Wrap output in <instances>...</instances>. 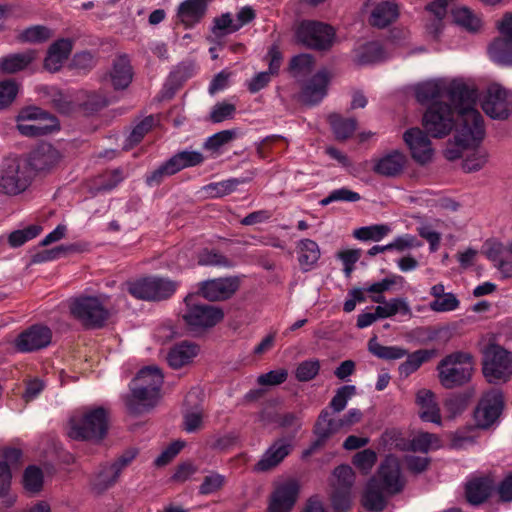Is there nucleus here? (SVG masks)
<instances>
[{"mask_svg": "<svg viewBox=\"0 0 512 512\" xmlns=\"http://www.w3.org/2000/svg\"><path fill=\"white\" fill-rule=\"evenodd\" d=\"M405 163V155L401 152L394 151L379 159L374 166V171L386 177H394L402 172Z\"/></svg>", "mask_w": 512, "mask_h": 512, "instance_id": "473e14b6", "label": "nucleus"}, {"mask_svg": "<svg viewBox=\"0 0 512 512\" xmlns=\"http://www.w3.org/2000/svg\"><path fill=\"white\" fill-rule=\"evenodd\" d=\"M462 124V117L459 116V124L456 126V133H455V144L454 145H451V146H448L445 151H444V155L445 157L448 159V160H456V159H459L461 158L463 155H462V152H463V149H466V148H469V147H475V146H478L479 143L484 139L485 137V133L483 134V136H481L480 139H477L469 144H465V143H462L460 141L457 140V135H458V130L460 128Z\"/></svg>", "mask_w": 512, "mask_h": 512, "instance_id": "5fc2aeb1", "label": "nucleus"}, {"mask_svg": "<svg viewBox=\"0 0 512 512\" xmlns=\"http://www.w3.org/2000/svg\"><path fill=\"white\" fill-rule=\"evenodd\" d=\"M110 76L115 89H125L129 86L133 71L127 56L122 55L115 59Z\"/></svg>", "mask_w": 512, "mask_h": 512, "instance_id": "72a5a7b5", "label": "nucleus"}, {"mask_svg": "<svg viewBox=\"0 0 512 512\" xmlns=\"http://www.w3.org/2000/svg\"><path fill=\"white\" fill-rule=\"evenodd\" d=\"M238 29H240V25H236L233 22L230 13H225L214 19L212 33L215 36L220 37L235 32Z\"/></svg>", "mask_w": 512, "mask_h": 512, "instance_id": "e2e57ef3", "label": "nucleus"}, {"mask_svg": "<svg viewBox=\"0 0 512 512\" xmlns=\"http://www.w3.org/2000/svg\"><path fill=\"white\" fill-rule=\"evenodd\" d=\"M485 256L505 279L512 278V240L506 244L497 240H487L484 244Z\"/></svg>", "mask_w": 512, "mask_h": 512, "instance_id": "aec40b11", "label": "nucleus"}, {"mask_svg": "<svg viewBox=\"0 0 512 512\" xmlns=\"http://www.w3.org/2000/svg\"><path fill=\"white\" fill-rule=\"evenodd\" d=\"M19 87L13 80L0 82V110L8 107L16 98Z\"/></svg>", "mask_w": 512, "mask_h": 512, "instance_id": "338daca9", "label": "nucleus"}, {"mask_svg": "<svg viewBox=\"0 0 512 512\" xmlns=\"http://www.w3.org/2000/svg\"><path fill=\"white\" fill-rule=\"evenodd\" d=\"M422 124L430 136L443 138L459 124L458 110L447 103H433L424 113Z\"/></svg>", "mask_w": 512, "mask_h": 512, "instance_id": "0eeeda50", "label": "nucleus"}, {"mask_svg": "<svg viewBox=\"0 0 512 512\" xmlns=\"http://www.w3.org/2000/svg\"><path fill=\"white\" fill-rule=\"evenodd\" d=\"M197 295L190 294L185 298L186 309L182 313L185 324L191 330L210 328L221 322L224 312L220 307L197 303Z\"/></svg>", "mask_w": 512, "mask_h": 512, "instance_id": "9b49d317", "label": "nucleus"}, {"mask_svg": "<svg viewBox=\"0 0 512 512\" xmlns=\"http://www.w3.org/2000/svg\"><path fill=\"white\" fill-rule=\"evenodd\" d=\"M488 152L483 149L472 151L464 160L462 167L465 172H475L481 170L488 162Z\"/></svg>", "mask_w": 512, "mask_h": 512, "instance_id": "603ef678", "label": "nucleus"}, {"mask_svg": "<svg viewBox=\"0 0 512 512\" xmlns=\"http://www.w3.org/2000/svg\"><path fill=\"white\" fill-rule=\"evenodd\" d=\"M416 404L419 407V417L423 421L441 424L440 408L435 400V394L431 390L420 389L416 393Z\"/></svg>", "mask_w": 512, "mask_h": 512, "instance_id": "bb28decb", "label": "nucleus"}, {"mask_svg": "<svg viewBox=\"0 0 512 512\" xmlns=\"http://www.w3.org/2000/svg\"><path fill=\"white\" fill-rule=\"evenodd\" d=\"M503 409V396L498 391L485 394L474 412L475 423L479 428H489L499 418Z\"/></svg>", "mask_w": 512, "mask_h": 512, "instance_id": "6ab92c4d", "label": "nucleus"}, {"mask_svg": "<svg viewBox=\"0 0 512 512\" xmlns=\"http://www.w3.org/2000/svg\"><path fill=\"white\" fill-rule=\"evenodd\" d=\"M368 350L376 357L384 360L401 359L407 355V350L398 346H383L373 337L368 342Z\"/></svg>", "mask_w": 512, "mask_h": 512, "instance_id": "58836bf2", "label": "nucleus"}, {"mask_svg": "<svg viewBox=\"0 0 512 512\" xmlns=\"http://www.w3.org/2000/svg\"><path fill=\"white\" fill-rule=\"evenodd\" d=\"M292 446L285 438L277 439L256 464V470L265 472L279 465L291 452Z\"/></svg>", "mask_w": 512, "mask_h": 512, "instance_id": "b1692460", "label": "nucleus"}, {"mask_svg": "<svg viewBox=\"0 0 512 512\" xmlns=\"http://www.w3.org/2000/svg\"><path fill=\"white\" fill-rule=\"evenodd\" d=\"M154 125V118L152 116H148L143 119L140 123H138L129 136L126 139V142L123 146L125 150H129L133 148L135 145L140 143L144 136L151 130Z\"/></svg>", "mask_w": 512, "mask_h": 512, "instance_id": "8fccbe9b", "label": "nucleus"}, {"mask_svg": "<svg viewBox=\"0 0 512 512\" xmlns=\"http://www.w3.org/2000/svg\"><path fill=\"white\" fill-rule=\"evenodd\" d=\"M391 231L390 227L385 224H376L358 228L354 231L355 238L361 241H380Z\"/></svg>", "mask_w": 512, "mask_h": 512, "instance_id": "de8ad7c7", "label": "nucleus"}, {"mask_svg": "<svg viewBox=\"0 0 512 512\" xmlns=\"http://www.w3.org/2000/svg\"><path fill=\"white\" fill-rule=\"evenodd\" d=\"M71 315L85 328H102L110 317L102 297L80 296L70 301Z\"/></svg>", "mask_w": 512, "mask_h": 512, "instance_id": "423d86ee", "label": "nucleus"}, {"mask_svg": "<svg viewBox=\"0 0 512 512\" xmlns=\"http://www.w3.org/2000/svg\"><path fill=\"white\" fill-rule=\"evenodd\" d=\"M203 160L204 157L200 152L181 151L172 156L157 169L147 174L145 182L150 187L158 186L165 178L178 173L184 168L197 166L201 164Z\"/></svg>", "mask_w": 512, "mask_h": 512, "instance_id": "ddd939ff", "label": "nucleus"}, {"mask_svg": "<svg viewBox=\"0 0 512 512\" xmlns=\"http://www.w3.org/2000/svg\"><path fill=\"white\" fill-rule=\"evenodd\" d=\"M109 428V413L104 407H85L69 421L68 436L74 440L101 442Z\"/></svg>", "mask_w": 512, "mask_h": 512, "instance_id": "20e7f679", "label": "nucleus"}, {"mask_svg": "<svg viewBox=\"0 0 512 512\" xmlns=\"http://www.w3.org/2000/svg\"><path fill=\"white\" fill-rule=\"evenodd\" d=\"M299 486L295 481H287L276 487L271 495L269 510L272 512H289L296 503Z\"/></svg>", "mask_w": 512, "mask_h": 512, "instance_id": "5701e85b", "label": "nucleus"}, {"mask_svg": "<svg viewBox=\"0 0 512 512\" xmlns=\"http://www.w3.org/2000/svg\"><path fill=\"white\" fill-rule=\"evenodd\" d=\"M439 447L440 440L438 436L433 433H418L411 441V449L417 452L427 453L429 450Z\"/></svg>", "mask_w": 512, "mask_h": 512, "instance_id": "3c124183", "label": "nucleus"}, {"mask_svg": "<svg viewBox=\"0 0 512 512\" xmlns=\"http://www.w3.org/2000/svg\"><path fill=\"white\" fill-rule=\"evenodd\" d=\"M427 134L426 131L420 128H410L403 135L412 158L419 164L428 163L433 156L432 143Z\"/></svg>", "mask_w": 512, "mask_h": 512, "instance_id": "412c9836", "label": "nucleus"}, {"mask_svg": "<svg viewBox=\"0 0 512 512\" xmlns=\"http://www.w3.org/2000/svg\"><path fill=\"white\" fill-rule=\"evenodd\" d=\"M361 199L359 193L354 192L348 188L335 189L329 195L320 201L322 206H327L332 202H357Z\"/></svg>", "mask_w": 512, "mask_h": 512, "instance_id": "bf43d9fd", "label": "nucleus"}, {"mask_svg": "<svg viewBox=\"0 0 512 512\" xmlns=\"http://www.w3.org/2000/svg\"><path fill=\"white\" fill-rule=\"evenodd\" d=\"M79 95H81V108L86 112L98 111L107 105L105 97L98 93L81 91Z\"/></svg>", "mask_w": 512, "mask_h": 512, "instance_id": "0e129e2a", "label": "nucleus"}, {"mask_svg": "<svg viewBox=\"0 0 512 512\" xmlns=\"http://www.w3.org/2000/svg\"><path fill=\"white\" fill-rule=\"evenodd\" d=\"M17 121L20 134L28 137L43 136L60 129L58 119L39 107L22 109Z\"/></svg>", "mask_w": 512, "mask_h": 512, "instance_id": "9d476101", "label": "nucleus"}, {"mask_svg": "<svg viewBox=\"0 0 512 512\" xmlns=\"http://www.w3.org/2000/svg\"><path fill=\"white\" fill-rule=\"evenodd\" d=\"M416 100L425 104L446 96L462 117L457 140L469 144L484 134V120L475 108L478 97L476 86L462 78H439L418 83L414 87Z\"/></svg>", "mask_w": 512, "mask_h": 512, "instance_id": "f257e3e1", "label": "nucleus"}, {"mask_svg": "<svg viewBox=\"0 0 512 512\" xmlns=\"http://www.w3.org/2000/svg\"><path fill=\"white\" fill-rule=\"evenodd\" d=\"M120 475L111 463L100 466L99 470L92 476L90 487L92 491L101 494L116 484Z\"/></svg>", "mask_w": 512, "mask_h": 512, "instance_id": "2f4dec72", "label": "nucleus"}, {"mask_svg": "<svg viewBox=\"0 0 512 512\" xmlns=\"http://www.w3.org/2000/svg\"><path fill=\"white\" fill-rule=\"evenodd\" d=\"M492 488V480L487 477L469 481L466 485L467 501L473 505L481 504L489 497Z\"/></svg>", "mask_w": 512, "mask_h": 512, "instance_id": "f704fd0d", "label": "nucleus"}, {"mask_svg": "<svg viewBox=\"0 0 512 512\" xmlns=\"http://www.w3.org/2000/svg\"><path fill=\"white\" fill-rule=\"evenodd\" d=\"M435 355L434 350L420 349L413 353H407V359L399 366L401 376L408 377L417 371L422 364L429 361Z\"/></svg>", "mask_w": 512, "mask_h": 512, "instance_id": "e433bc0d", "label": "nucleus"}, {"mask_svg": "<svg viewBox=\"0 0 512 512\" xmlns=\"http://www.w3.org/2000/svg\"><path fill=\"white\" fill-rule=\"evenodd\" d=\"M329 122L338 140H345L353 135L357 122L353 118H343L339 114L329 116Z\"/></svg>", "mask_w": 512, "mask_h": 512, "instance_id": "a19ab883", "label": "nucleus"}, {"mask_svg": "<svg viewBox=\"0 0 512 512\" xmlns=\"http://www.w3.org/2000/svg\"><path fill=\"white\" fill-rule=\"evenodd\" d=\"M29 163L21 158H7L0 165V189L7 195H18L31 183Z\"/></svg>", "mask_w": 512, "mask_h": 512, "instance_id": "6e6552de", "label": "nucleus"}, {"mask_svg": "<svg viewBox=\"0 0 512 512\" xmlns=\"http://www.w3.org/2000/svg\"><path fill=\"white\" fill-rule=\"evenodd\" d=\"M297 41L314 50L329 49L335 38L332 26L317 21H302L296 30Z\"/></svg>", "mask_w": 512, "mask_h": 512, "instance_id": "4468645a", "label": "nucleus"}, {"mask_svg": "<svg viewBox=\"0 0 512 512\" xmlns=\"http://www.w3.org/2000/svg\"><path fill=\"white\" fill-rule=\"evenodd\" d=\"M459 305L460 301L457 299L456 295L448 292L443 297L431 301L429 308L434 312L444 313L458 309Z\"/></svg>", "mask_w": 512, "mask_h": 512, "instance_id": "052dcab7", "label": "nucleus"}, {"mask_svg": "<svg viewBox=\"0 0 512 512\" xmlns=\"http://www.w3.org/2000/svg\"><path fill=\"white\" fill-rule=\"evenodd\" d=\"M452 15L454 22L469 32H476L481 27V19L466 7L454 9Z\"/></svg>", "mask_w": 512, "mask_h": 512, "instance_id": "37998d69", "label": "nucleus"}, {"mask_svg": "<svg viewBox=\"0 0 512 512\" xmlns=\"http://www.w3.org/2000/svg\"><path fill=\"white\" fill-rule=\"evenodd\" d=\"M343 428L340 418H333L327 409H323L314 425V434L317 440L314 446L323 445L330 437Z\"/></svg>", "mask_w": 512, "mask_h": 512, "instance_id": "c85d7f7f", "label": "nucleus"}, {"mask_svg": "<svg viewBox=\"0 0 512 512\" xmlns=\"http://www.w3.org/2000/svg\"><path fill=\"white\" fill-rule=\"evenodd\" d=\"M438 379L446 389L470 382L475 371L474 357L469 352L455 351L446 355L437 365Z\"/></svg>", "mask_w": 512, "mask_h": 512, "instance_id": "39448f33", "label": "nucleus"}, {"mask_svg": "<svg viewBox=\"0 0 512 512\" xmlns=\"http://www.w3.org/2000/svg\"><path fill=\"white\" fill-rule=\"evenodd\" d=\"M334 476L336 478V482L334 483V489L351 490L355 481V473L350 466H338L334 470Z\"/></svg>", "mask_w": 512, "mask_h": 512, "instance_id": "680f3d73", "label": "nucleus"}, {"mask_svg": "<svg viewBox=\"0 0 512 512\" xmlns=\"http://www.w3.org/2000/svg\"><path fill=\"white\" fill-rule=\"evenodd\" d=\"M482 371L490 383L507 381L512 375V353L490 343L482 350Z\"/></svg>", "mask_w": 512, "mask_h": 512, "instance_id": "1a4fd4ad", "label": "nucleus"}, {"mask_svg": "<svg viewBox=\"0 0 512 512\" xmlns=\"http://www.w3.org/2000/svg\"><path fill=\"white\" fill-rule=\"evenodd\" d=\"M320 367V361L317 359L302 361L296 368L295 377L300 382H308L318 375Z\"/></svg>", "mask_w": 512, "mask_h": 512, "instance_id": "864d4df0", "label": "nucleus"}, {"mask_svg": "<svg viewBox=\"0 0 512 512\" xmlns=\"http://www.w3.org/2000/svg\"><path fill=\"white\" fill-rule=\"evenodd\" d=\"M207 10L205 0H185L177 10L178 22L185 28H191L201 21Z\"/></svg>", "mask_w": 512, "mask_h": 512, "instance_id": "c756f323", "label": "nucleus"}, {"mask_svg": "<svg viewBox=\"0 0 512 512\" xmlns=\"http://www.w3.org/2000/svg\"><path fill=\"white\" fill-rule=\"evenodd\" d=\"M240 284L241 278L239 276L205 280L198 284L197 295L208 301H225L238 291Z\"/></svg>", "mask_w": 512, "mask_h": 512, "instance_id": "f3484780", "label": "nucleus"}, {"mask_svg": "<svg viewBox=\"0 0 512 512\" xmlns=\"http://www.w3.org/2000/svg\"><path fill=\"white\" fill-rule=\"evenodd\" d=\"M198 352L199 348L196 344L182 341L169 349L166 360L171 368L179 369L192 363Z\"/></svg>", "mask_w": 512, "mask_h": 512, "instance_id": "cd10ccee", "label": "nucleus"}, {"mask_svg": "<svg viewBox=\"0 0 512 512\" xmlns=\"http://www.w3.org/2000/svg\"><path fill=\"white\" fill-rule=\"evenodd\" d=\"M44 475L42 470L35 466H28L23 473L22 484L26 492L30 494H37L43 488Z\"/></svg>", "mask_w": 512, "mask_h": 512, "instance_id": "79ce46f5", "label": "nucleus"}, {"mask_svg": "<svg viewBox=\"0 0 512 512\" xmlns=\"http://www.w3.org/2000/svg\"><path fill=\"white\" fill-rule=\"evenodd\" d=\"M80 248L78 244L59 245L50 250H46L41 254L37 255L38 261H49L55 260L68 254L79 252Z\"/></svg>", "mask_w": 512, "mask_h": 512, "instance_id": "69168bd1", "label": "nucleus"}, {"mask_svg": "<svg viewBox=\"0 0 512 512\" xmlns=\"http://www.w3.org/2000/svg\"><path fill=\"white\" fill-rule=\"evenodd\" d=\"M405 485L406 478L399 459L388 455L381 462L376 474L368 481L362 495V505L369 511H383L388 498L401 493Z\"/></svg>", "mask_w": 512, "mask_h": 512, "instance_id": "f03ea898", "label": "nucleus"}, {"mask_svg": "<svg viewBox=\"0 0 512 512\" xmlns=\"http://www.w3.org/2000/svg\"><path fill=\"white\" fill-rule=\"evenodd\" d=\"M36 58L34 50L11 54L1 60V69L6 73H16L25 69Z\"/></svg>", "mask_w": 512, "mask_h": 512, "instance_id": "c9c22d12", "label": "nucleus"}, {"mask_svg": "<svg viewBox=\"0 0 512 512\" xmlns=\"http://www.w3.org/2000/svg\"><path fill=\"white\" fill-rule=\"evenodd\" d=\"M356 394V387L354 385H345L337 389L334 397L330 401L329 406L334 412L339 413L343 411L347 402Z\"/></svg>", "mask_w": 512, "mask_h": 512, "instance_id": "6e6d98bb", "label": "nucleus"}, {"mask_svg": "<svg viewBox=\"0 0 512 512\" xmlns=\"http://www.w3.org/2000/svg\"><path fill=\"white\" fill-rule=\"evenodd\" d=\"M57 151L51 146H41L32 152L29 166L35 170L50 168L56 161Z\"/></svg>", "mask_w": 512, "mask_h": 512, "instance_id": "ea45409f", "label": "nucleus"}, {"mask_svg": "<svg viewBox=\"0 0 512 512\" xmlns=\"http://www.w3.org/2000/svg\"><path fill=\"white\" fill-rule=\"evenodd\" d=\"M48 95L52 107L63 115H71L81 109V95H79V92L70 95L52 88Z\"/></svg>", "mask_w": 512, "mask_h": 512, "instance_id": "7c9ffc66", "label": "nucleus"}, {"mask_svg": "<svg viewBox=\"0 0 512 512\" xmlns=\"http://www.w3.org/2000/svg\"><path fill=\"white\" fill-rule=\"evenodd\" d=\"M481 107L490 118L505 120L512 114V94L499 84H491L481 97Z\"/></svg>", "mask_w": 512, "mask_h": 512, "instance_id": "2eb2a0df", "label": "nucleus"}, {"mask_svg": "<svg viewBox=\"0 0 512 512\" xmlns=\"http://www.w3.org/2000/svg\"><path fill=\"white\" fill-rule=\"evenodd\" d=\"M73 47L70 39L62 38L52 43L44 60V68L49 72H57L68 59Z\"/></svg>", "mask_w": 512, "mask_h": 512, "instance_id": "a878e982", "label": "nucleus"}, {"mask_svg": "<svg viewBox=\"0 0 512 512\" xmlns=\"http://www.w3.org/2000/svg\"><path fill=\"white\" fill-rule=\"evenodd\" d=\"M51 339V329L36 324L20 333L14 340V346L17 351L28 353L47 347L51 343Z\"/></svg>", "mask_w": 512, "mask_h": 512, "instance_id": "a211bd4d", "label": "nucleus"}, {"mask_svg": "<svg viewBox=\"0 0 512 512\" xmlns=\"http://www.w3.org/2000/svg\"><path fill=\"white\" fill-rule=\"evenodd\" d=\"M164 376L156 366L141 369L130 385L131 393L125 396L129 414L137 416L150 411L160 397Z\"/></svg>", "mask_w": 512, "mask_h": 512, "instance_id": "7ed1b4c3", "label": "nucleus"}, {"mask_svg": "<svg viewBox=\"0 0 512 512\" xmlns=\"http://www.w3.org/2000/svg\"><path fill=\"white\" fill-rule=\"evenodd\" d=\"M299 263L301 267L308 271L320 258V249L318 244L310 239H303L298 243Z\"/></svg>", "mask_w": 512, "mask_h": 512, "instance_id": "4c0bfd02", "label": "nucleus"}, {"mask_svg": "<svg viewBox=\"0 0 512 512\" xmlns=\"http://www.w3.org/2000/svg\"><path fill=\"white\" fill-rule=\"evenodd\" d=\"M375 310L379 319L392 317L399 312L405 315L411 312L407 302L401 298H393L385 303V305L377 306Z\"/></svg>", "mask_w": 512, "mask_h": 512, "instance_id": "09e8293b", "label": "nucleus"}, {"mask_svg": "<svg viewBox=\"0 0 512 512\" xmlns=\"http://www.w3.org/2000/svg\"><path fill=\"white\" fill-rule=\"evenodd\" d=\"M198 264L202 266H216L232 268L235 263L232 259L226 257L215 250L204 249L198 255Z\"/></svg>", "mask_w": 512, "mask_h": 512, "instance_id": "49530a36", "label": "nucleus"}, {"mask_svg": "<svg viewBox=\"0 0 512 512\" xmlns=\"http://www.w3.org/2000/svg\"><path fill=\"white\" fill-rule=\"evenodd\" d=\"M331 504L336 512H346L351 507V490L334 489L331 495Z\"/></svg>", "mask_w": 512, "mask_h": 512, "instance_id": "774afa93", "label": "nucleus"}, {"mask_svg": "<svg viewBox=\"0 0 512 512\" xmlns=\"http://www.w3.org/2000/svg\"><path fill=\"white\" fill-rule=\"evenodd\" d=\"M177 283L162 277H146L127 283V291L134 298L145 301H162L170 298Z\"/></svg>", "mask_w": 512, "mask_h": 512, "instance_id": "f8f14e48", "label": "nucleus"}, {"mask_svg": "<svg viewBox=\"0 0 512 512\" xmlns=\"http://www.w3.org/2000/svg\"><path fill=\"white\" fill-rule=\"evenodd\" d=\"M500 36L488 48L492 60L502 65H512V13H506L498 23Z\"/></svg>", "mask_w": 512, "mask_h": 512, "instance_id": "dca6fc26", "label": "nucleus"}, {"mask_svg": "<svg viewBox=\"0 0 512 512\" xmlns=\"http://www.w3.org/2000/svg\"><path fill=\"white\" fill-rule=\"evenodd\" d=\"M377 461V454L371 449H364L353 456L352 463L363 474H368Z\"/></svg>", "mask_w": 512, "mask_h": 512, "instance_id": "13d9d810", "label": "nucleus"}, {"mask_svg": "<svg viewBox=\"0 0 512 512\" xmlns=\"http://www.w3.org/2000/svg\"><path fill=\"white\" fill-rule=\"evenodd\" d=\"M382 46L377 42H369L357 50L356 61L360 65L376 63L383 59Z\"/></svg>", "mask_w": 512, "mask_h": 512, "instance_id": "c03bdc74", "label": "nucleus"}, {"mask_svg": "<svg viewBox=\"0 0 512 512\" xmlns=\"http://www.w3.org/2000/svg\"><path fill=\"white\" fill-rule=\"evenodd\" d=\"M399 15L395 0H378L373 4L369 22L377 28H385L394 22Z\"/></svg>", "mask_w": 512, "mask_h": 512, "instance_id": "393cba45", "label": "nucleus"}, {"mask_svg": "<svg viewBox=\"0 0 512 512\" xmlns=\"http://www.w3.org/2000/svg\"><path fill=\"white\" fill-rule=\"evenodd\" d=\"M52 37V31L45 26L35 25L21 31L17 39L22 43L39 44Z\"/></svg>", "mask_w": 512, "mask_h": 512, "instance_id": "a18cd8bd", "label": "nucleus"}, {"mask_svg": "<svg viewBox=\"0 0 512 512\" xmlns=\"http://www.w3.org/2000/svg\"><path fill=\"white\" fill-rule=\"evenodd\" d=\"M42 228L38 225H30L24 229L13 231L8 238L12 247H19L27 241L37 237Z\"/></svg>", "mask_w": 512, "mask_h": 512, "instance_id": "4d7b16f0", "label": "nucleus"}, {"mask_svg": "<svg viewBox=\"0 0 512 512\" xmlns=\"http://www.w3.org/2000/svg\"><path fill=\"white\" fill-rule=\"evenodd\" d=\"M329 80L325 70L319 71L303 85L299 100L309 106L318 104L327 94Z\"/></svg>", "mask_w": 512, "mask_h": 512, "instance_id": "4be33fe9", "label": "nucleus"}]
</instances>
